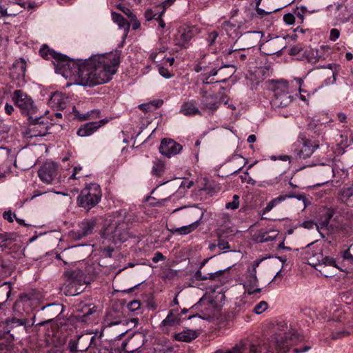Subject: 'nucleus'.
I'll list each match as a JSON object with an SVG mask.
<instances>
[{
  "instance_id": "nucleus-25",
  "label": "nucleus",
  "mask_w": 353,
  "mask_h": 353,
  "mask_svg": "<svg viewBox=\"0 0 353 353\" xmlns=\"http://www.w3.org/2000/svg\"><path fill=\"white\" fill-rule=\"evenodd\" d=\"M292 101V97L288 93H283L279 95L276 94L274 100V105L277 107H285Z\"/></svg>"
},
{
  "instance_id": "nucleus-52",
  "label": "nucleus",
  "mask_w": 353,
  "mask_h": 353,
  "mask_svg": "<svg viewBox=\"0 0 353 353\" xmlns=\"http://www.w3.org/2000/svg\"><path fill=\"white\" fill-rule=\"evenodd\" d=\"M3 217L4 219L7 220L10 223H12L14 221V218L15 219L16 214H12L10 210L5 211L3 213Z\"/></svg>"
},
{
  "instance_id": "nucleus-8",
  "label": "nucleus",
  "mask_w": 353,
  "mask_h": 353,
  "mask_svg": "<svg viewBox=\"0 0 353 353\" xmlns=\"http://www.w3.org/2000/svg\"><path fill=\"white\" fill-rule=\"evenodd\" d=\"M319 148V144L317 142L301 135L298 138L296 148L294 150V157L296 159H306L310 157Z\"/></svg>"
},
{
  "instance_id": "nucleus-17",
  "label": "nucleus",
  "mask_w": 353,
  "mask_h": 353,
  "mask_svg": "<svg viewBox=\"0 0 353 353\" xmlns=\"http://www.w3.org/2000/svg\"><path fill=\"white\" fill-rule=\"evenodd\" d=\"M68 98L61 92H54L52 94L48 101V104L53 108L63 110L67 106Z\"/></svg>"
},
{
  "instance_id": "nucleus-45",
  "label": "nucleus",
  "mask_w": 353,
  "mask_h": 353,
  "mask_svg": "<svg viewBox=\"0 0 353 353\" xmlns=\"http://www.w3.org/2000/svg\"><path fill=\"white\" fill-rule=\"evenodd\" d=\"M350 333L346 331H338L335 332H332L331 334L332 339L336 340L341 338H344L347 336H348Z\"/></svg>"
},
{
  "instance_id": "nucleus-2",
  "label": "nucleus",
  "mask_w": 353,
  "mask_h": 353,
  "mask_svg": "<svg viewBox=\"0 0 353 353\" xmlns=\"http://www.w3.org/2000/svg\"><path fill=\"white\" fill-rule=\"evenodd\" d=\"M130 221L131 217L125 210L118 211L114 219L105 228L104 236L114 243L125 242L129 236L128 228Z\"/></svg>"
},
{
  "instance_id": "nucleus-51",
  "label": "nucleus",
  "mask_w": 353,
  "mask_h": 353,
  "mask_svg": "<svg viewBox=\"0 0 353 353\" xmlns=\"http://www.w3.org/2000/svg\"><path fill=\"white\" fill-rule=\"evenodd\" d=\"M341 256L343 260L353 262V255L351 254L350 249H347L341 252Z\"/></svg>"
},
{
  "instance_id": "nucleus-42",
  "label": "nucleus",
  "mask_w": 353,
  "mask_h": 353,
  "mask_svg": "<svg viewBox=\"0 0 353 353\" xmlns=\"http://www.w3.org/2000/svg\"><path fill=\"white\" fill-rule=\"evenodd\" d=\"M285 196H287V199L288 198H295L299 201H302L304 203V207L305 208L307 207V199H306L305 195L304 194L292 193V194H290L285 195Z\"/></svg>"
},
{
  "instance_id": "nucleus-22",
  "label": "nucleus",
  "mask_w": 353,
  "mask_h": 353,
  "mask_svg": "<svg viewBox=\"0 0 353 353\" xmlns=\"http://www.w3.org/2000/svg\"><path fill=\"white\" fill-rule=\"evenodd\" d=\"M278 235L279 232L276 230H270L269 232L260 231L258 234H254V240L257 243L273 241Z\"/></svg>"
},
{
  "instance_id": "nucleus-50",
  "label": "nucleus",
  "mask_w": 353,
  "mask_h": 353,
  "mask_svg": "<svg viewBox=\"0 0 353 353\" xmlns=\"http://www.w3.org/2000/svg\"><path fill=\"white\" fill-rule=\"evenodd\" d=\"M80 273V271L76 270L66 272L67 276H68L69 285L74 283V277L77 276Z\"/></svg>"
},
{
  "instance_id": "nucleus-31",
  "label": "nucleus",
  "mask_w": 353,
  "mask_h": 353,
  "mask_svg": "<svg viewBox=\"0 0 353 353\" xmlns=\"http://www.w3.org/2000/svg\"><path fill=\"white\" fill-rule=\"evenodd\" d=\"M335 65L332 64V63H330L327 65V67H325V68H328L330 69L331 71L329 72V74L331 75L330 77H327V79H325L324 82H323V84L322 86L325 85V86H327V85H332V84H334L335 82H336V76L337 74V73L333 70V66H334Z\"/></svg>"
},
{
  "instance_id": "nucleus-44",
  "label": "nucleus",
  "mask_w": 353,
  "mask_h": 353,
  "mask_svg": "<svg viewBox=\"0 0 353 353\" xmlns=\"http://www.w3.org/2000/svg\"><path fill=\"white\" fill-rule=\"evenodd\" d=\"M128 308L131 312H137L141 309V302L139 301H132L128 304Z\"/></svg>"
},
{
  "instance_id": "nucleus-30",
  "label": "nucleus",
  "mask_w": 353,
  "mask_h": 353,
  "mask_svg": "<svg viewBox=\"0 0 353 353\" xmlns=\"http://www.w3.org/2000/svg\"><path fill=\"white\" fill-rule=\"evenodd\" d=\"M12 243L11 234L4 233L0 234V250H3Z\"/></svg>"
},
{
  "instance_id": "nucleus-23",
  "label": "nucleus",
  "mask_w": 353,
  "mask_h": 353,
  "mask_svg": "<svg viewBox=\"0 0 353 353\" xmlns=\"http://www.w3.org/2000/svg\"><path fill=\"white\" fill-rule=\"evenodd\" d=\"M201 107L205 110H208L212 112H214L219 107L217 98L214 95H205L201 101Z\"/></svg>"
},
{
  "instance_id": "nucleus-49",
  "label": "nucleus",
  "mask_w": 353,
  "mask_h": 353,
  "mask_svg": "<svg viewBox=\"0 0 353 353\" xmlns=\"http://www.w3.org/2000/svg\"><path fill=\"white\" fill-rule=\"evenodd\" d=\"M283 21L288 25H292L295 21V16L292 13H287L283 16Z\"/></svg>"
},
{
  "instance_id": "nucleus-39",
  "label": "nucleus",
  "mask_w": 353,
  "mask_h": 353,
  "mask_svg": "<svg viewBox=\"0 0 353 353\" xmlns=\"http://www.w3.org/2000/svg\"><path fill=\"white\" fill-rule=\"evenodd\" d=\"M219 35V32L215 30L208 33L206 40L209 46H212L216 43Z\"/></svg>"
},
{
  "instance_id": "nucleus-53",
  "label": "nucleus",
  "mask_w": 353,
  "mask_h": 353,
  "mask_svg": "<svg viewBox=\"0 0 353 353\" xmlns=\"http://www.w3.org/2000/svg\"><path fill=\"white\" fill-rule=\"evenodd\" d=\"M340 36V31L336 28H333L330 30V40L332 41H335L339 39Z\"/></svg>"
},
{
  "instance_id": "nucleus-14",
  "label": "nucleus",
  "mask_w": 353,
  "mask_h": 353,
  "mask_svg": "<svg viewBox=\"0 0 353 353\" xmlns=\"http://www.w3.org/2000/svg\"><path fill=\"white\" fill-rule=\"evenodd\" d=\"M109 120L103 119L98 121L86 123L79 127L77 134L81 137H88L97 132L101 127L108 123Z\"/></svg>"
},
{
  "instance_id": "nucleus-7",
  "label": "nucleus",
  "mask_w": 353,
  "mask_h": 353,
  "mask_svg": "<svg viewBox=\"0 0 353 353\" xmlns=\"http://www.w3.org/2000/svg\"><path fill=\"white\" fill-rule=\"evenodd\" d=\"M305 259L307 263L314 267L316 270L322 264L325 265H333L341 271H343L337 265L336 260L330 256H324L321 249L308 250L305 253Z\"/></svg>"
},
{
  "instance_id": "nucleus-13",
  "label": "nucleus",
  "mask_w": 353,
  "mask_h": 353,
  "mask_svg": "<svg viewBox=\"0 0 353 353\" xmlns=\"http://www.w3.org/2000/svg\"><path fill=\"white\" fill-rule=\"evenodd\" d=\"M159 150L162 155L170 158L179 154L182 150V146L173 139H163Z\"/></svg>"
},
{
  "instance_id": "nucleus-18",
  "label": "nucleus",
  "mask_w": 353,
  "mask_h": 353,
  "mask_svg": "<svg viewBox=\"0 0 353 353\" xmlns=\"http://www.w3.org/2000/svg\"><path fill=\"white\" fill-rule=\"evenodd\" d=\"M296 338L295 333L285 334V336H279L275 338V347L281 351V352H285L288 347L291 345L290 341Z\"/></svg>"
},
{
  "instance_id": "nucleus-26",
  "label": "nucleus",
  "mask_w": 353,
  "mask_h": 353,
  "mask_svg": "<svg viewBox=\"0 0 353 353\" xmlns=\"http://www.w3.org/2000/svg\"><path fill=\"white\" fill-rule=\"evenodd\" d=\"M249 353H272L270 347L266 344H251L248 348Z\"/></svg>"
},
{
  "instance_id": "nucleus-4",
  "label": "nucleus",
  "mask_w": 353,
  "mask_h": 353,
  "mask_svg": "<svg viewBox=\"0 0 353 353\" xmlns=\"http://www.w3.org/2000/svg\"><path fill=\"white\" fill-rule=\"evenodd\" d=\"M101 190L99 185L95 183L88 184L78 196L77 201L80 207L90 210L101 201Z\"/></svg>"
},
{
  "instance_id": "nucleus-35",
  "label": "nucleus",
  "mask_w": 353,
  "mask_h": 353,
  "mask_svg": "<svg viewBox=\"0 0 353 353\" xmlns=\"http://www.w3.org/2000/svg\"><path fill=\"white\" fill-rule=\"evenodd\" d=\"M246 349L244 345L239 344L236 345L231 350H219L216 351L214 353H245Z\"/></svg>"
},
{
  "instance_id": "nucleus-5",
  "label": "nucleus",
  "mask_w": 353,
  "mask_h": 353,
  "mask_svg": "<svg viewBox=\"0 0 353 353\" xmlns=\"http://www.w3.org/2000/svg\"><path fill=\"white\" fill-rule=\"evenodd\" d=\"M30 121V125L27 131L24 133V137L28 139H32L34 137H45L49 134V129L54 123L48 121V118L37 115H34V118L28 119Z\"/></svg>"
},
{
  "instance_id": "nucleus-27",
  "label": "nucleus",
  "mask_w": 353,
  "mask_h": 353,
  "mask_svg": "<svg viewBox=\"0 0 353 353\" xmlns=\"http://www.w3.org/2000/svg\"><path fill=\"white\" fill-rule=\"evenodd\" d=\"M258 283L256 270H248L243 286L256 287Z\"/></svg>"
},
{
  "instance_id": "nucleus-47",
  "label": "nucleus",
  "mask_w": 353,
  "mask_h": 353,
  "mask_svg": "<svg viewBox=\"0 0 353 353\" xmlns=\"http://www.w3.org/2000/svg\"><path fill=\"white\" fill-rule=\"evenodd\" d=\"M163 14V11H161V12H157L153 14L154 19L159 21V26L161 28H164L165 26V23L163 21V20L162 19Z\"/></svg>"
},
{
  "instance_id": "nucleus-43",
  "label": "nucleus",
  "mask_w": 353,
  "mask_h": 353,
  "mask_svg": "<svg viewBox=\"0 0 353 353\" xmlns=\"http://www.w3.org/2000/svg\"><path fill=\"white\" fill-rule=\"evenodd\" d=\"M158 70H159V74L165 79H170L173 76V74H172L170 72V71L163 66L158 65Z\"/></svg>"
},
{
  "instance_id": "nucleus-62",
  "label": "nucleus",
  "mask_w": 353,
  "mask_h": 353,
  "mask_svg": "<svg viewBox=\"0 0 353 353\" xmlns=\"http://www.w3.org/2000/svg\"><path fill=\"white\" fill-rule=\"evenodd\" d=\"M225 271V270H220L214 272L208 273V274L209 275V279L214 280L216 276L221 275Z\"/></svg>"
},
{
  "instance_id": "nucleus-1",
  "label": "nucleus",
  "mask_w": 353,
  "mask_h": 353,
  "mask_svg": "<svg viewBox=\"0 0 353 353\" xmlns=\"http://www.w3.org/2000/svg\"><path fill=\"white\" fill-rule=\"evenodd\" d=\"M119 59L116 56L97 54L88 59H75V64L71 69V78L76 84L93 87L110 81L116 73Z\"/></svg>"
},
{
  "instance_id": "nucleus-56",
  "label": "nucleus",
  "mask_w": 353,
  "mask_h": 353,
  "mask_svg": "<svg viewBox=\"0 0 353 353\" xmlns=\"http://www.w3.org/2000/svg\"><path fill=\"white\" fill-rule=\"evenodd\" d=\"M243 287H244L245 292L248 294H250V295L254 294L256 292L259 293L261 291V288H256V287H252V286H243Z\"/></svg>"
},
{
  "instance_id": "nucleus-10",
  "label": "nucleus",
  "mask_w": 353,
  "mask_h": 353,
  "mask_svg": "<svg viewBox=\"0 0 353 353\" xmlns=\"http://www.w3.org/2000/svg\"><path fill=\"white\" fill-rule=\"evenodd\" d=\"M58 165L54 162H46L39 168L38 174L40 179L47 183H52L58 178Z\"/></svg>"
},
{
  "instance_id": "nucleus-54",
  "label": "nucleus",
  "mask_w": 353,
  "mask_h": 353,
  "mask_svg": "<svg viewBox=\"0 0 353 353\" xmlns=\"http://www.w3.org/2000/svg\"><path fill=\"white\" fill-rule=\"evenodd\" d=\"M218 73V70H216V69H212L208 75H206V74H201V77H202V81L203 83H208L209 82L208 81V79L210 77H212V76H215Z\"/></svg>"
},
{
  "instance_id": "nucleus-41",
  "label": "nucleus",
  "mask_w": 353,
  "mask_h": 353,
  "mask_svg": "<svg viewBox=\"0 0 353 353\" xmlns=\"http://www.w3.org/2000/svg\"><path fill=\"white\" fill-rule=\"evenodd\" d=\"M217 246L221 250H223V252L230 251V246L229 243L223 239H219Z\"/></svg>"
},
{
  "instance_id": "nucleus-59",
  "label": "nucleus",
  "mask_w": 353,
  "mask_h": 353,
  "mask_svg": "<svg viewBox=\"0 0 353 353\" xmlns=\"http://www.w3.org/2000/svg\"><path fill=\"white\" fill-rule=\"evenodd\" d=\"M304 228L306 229H312L314 227H316V228H319V225L316 223H314L313 221H304L301 225Z\"/></svg>"
},
{
  "instance_id": "nucleus-24",
  "label": "nucleus",
  "mask_w": 353,
  "mask_h": 353,
  "mask_svg": "<svg viewBox=\"0 0 353 353\" xmlns=\"http://www.w3.org/2000/svg\"><path fill=\"white\" fill-rule=\"evenodd\" d=\"M112 18L113 21L117 24L120 29H123L126 37L129 32L130 24L128 21L119 13L112 12Z\"/></svg>"
},
{
  "instance_id": "nucleus-38",
  "label": "nucleus",
  "mask_w": 353,
  "mask_h": 353,
  "mask_svg": "<svg viewBox=\"0 0 353 353\" xmlns=\"http://www.w3.org/2000/svg\"><path fill=\"white\" fill-rule=\"evenodd\" d=\"M268 303L262 301L254 306L253 311L256 314H261L268 309Z\"/></svg>"
},
{
  "instance_id": "nucleus-21",
  "label": "nucleus",
  "mask_w": 353,
  "mask_h": 353,
  "mask_svg": "<svg viewBox=\"0 0 353 353\" xmlns=\"http://www.w3.org/2000/svg\"><path fill=\"white\" fill-rule=\"evenodd\" d=\"M180 113L187 117H193L195 115H201V112L196 108L194 101L184 102L181 107Z\"/></svg>"
},
{
  "instance_id": "nucleus-12",
  "label": "nucleus",
  "mask_w": 353,
  "mask_h": 353,
  "mask_svg": "<svg viewBox=\"0 0 353 353\" xmlns=\"http://www.w3.org/2000/svg\"><path fill=\"white\" fill-rule=\"evenodd\" d=\"M97 224V218L84 219L78 224V230L75 232V238L81 239L93 234Z\"/></svg>"
},
{
  "instance_id": "nucleus-36",
  "label": "nucleus",
  "mask_w": 353,
  "mask_h": 353,
  "mask_svg": "<svg viewBox=\"0 0 353 353\" xmlns=\"http://www.w3.org/2000/svg\"><path fill=\"white\" fill-rule=\"evenodd\" d=\"M28 323L26 319L12 318L6 320V323L10 327L25 325Z\"/></svg>"
},
{
  "instance_id": "nucleus-40",
  "label": "nucleus",
  "mask_w": 353,
  "mask_h": 353,
  "mask_svg": "<svg viewBox=\"0 0 353 353\" xmlns=\"http://www.w3.org/2000/svg\"><path fill=\"white\" fill-rule=\"evenodd\" d=\"M239 196L236 194L232 197V201L226 203L225 208L230 210H236L239 206Z\"/></svg>"
},
{
  "instance_id": "nucleus-16",
  "label": "nucleus",
  "mask_w": 353,
  "mask_h": 353,
  "mask_svg": "<svg viewBox=\"0 0 353 353\" xmlns=\"http://www.w3.org/2000/svg\"><path fill=\"white\" fill-rule=\"evenodd\" d=\"M180 321L181 314L179 313L178 310H170L165 319L161 321L160 327L161 328L174 327L179 325Z\"/></svg>"
},
{
  "instance_id": "nucleus-9",
  "label": "nucleus",
  "mask_w": 353,
  "mask_h": 353,
  "mask_svg": "<svg viewBox=\"0 0 353 353\" xmlns=\"http://www.w3.org/2000/svg\"><path fill=\"white\" fill-rule=\"evenodd\" d=\"M194 37L192 29L186 26H183L177 29L174 36V44L180 49H186L190 46V42Z\"/></svg>"
},
{
  "instance_id": "nucleus-28",
  "label": "nucleus",
  "mask_w": 353,
  "mask_h": 353,
  "mask_svg": "<svg viewBox=\"0 0 353 353\" xmlns=\"http://www.w3.org/2000/svg\"><path fill=\"white\" fill-rule=\"evenodd\" d=\"M77 117L80 120L94 119L101 117V112L98 109H93L92 110L88 111L85 114H77Z\"/></svg>"
},
{
  "instance_id": "nucleus-37",
  "label": "nucleus",
  "mask_w": 353,
  "mask_h": 353,
  "mask_svg": "<svg viewBox=\"0 0 353 353\" xmlns=\"http://www.w3.org/2000/svg\"><path fill=\"white\" fill-rule=\"evenodd\" d=\"M281 9V8H272V9L269 8L267 10H265L264 9L257 7L256 8V13L259 17L262 18V17H264L271 13H273L278 10H280Z\"/></svg>"
},
{
  "instance_id": "nucleus-57",
  "label": "nucleus",
  "mask_w": 353,
  "mask_h": 353,
  "mask_svg": "<svg viewBox=\"0 0 353 353\" xmlns=\"http://www.w3.org/2000/svg\"><path fill=\"white\" fill-rule=\"evenodd\" d=\"M342 194L346 197L353 196V183L350 186L343 188Z\"/></svg>"
},
{
  "instance_id": "nucleus-58",
  "label": "nucleus",
  "mask_w": 353,
  "mask_h": 353,
  "mask_svg": "<svg viewBox=\"0 0 353 353\" xmlns=\"http://www.w3.org/2000/svg\"><path fill=\"white\" fill-rule=\"evenodd\" d=\"M165 257L160 252H155L154 255L152 258V261L155 263H158L160 261H165Z\"/></svg>"
},
{
  "instance_id": "nucleus-55",
  "label": "nucleus",
  "mask_w": 353,
  "mask_h": 353,
  "mask_svg": "<svg viewBox=\"0 0 353 353\" xmlns=\"http://www.w3.org/2000/svg\"><path fill=\"white\" fill-rule=\"evenodd\" d=\"M130 19L131 26L133 30L139 29L141 26L140 22L138 21L135 15L132 16Z\"/></svg>"
},
{
  "instance_id": "nucleus-63",
  "label": "nucleus",
  "mask_w": 353,
  "mask_h": 353,
  "mask_svg": "<svg viewBox=\"0 0 353 353\" xmlns=\"http://www.w3.org/2000/svg\"><path fill=\"white\" fill-rule=\"evenodd\" d=\"M119 8L123 12L125 13L126 15L128 16L129 18H131L132 16H134V14L131 12V10L125 7V6H119Z\"/></svg>"
},
{
  "instance_id": "nucleus-33",
  "label": "nucleus",
  "mask_w": 353,
  "mask_h": 353,
  "mask_svg": "<svg viewBox=\"0 0 353 353\" xmlns=\"http://www.w3.org/2000/svg\"><path fill=\"white\" fill-rule=\"evenodd\" d=\"M329 268H336L333 267V265H325V264H322V265L319 266L316 270H318L323 276L325 277H332L336 274L333 270H330Z\"/></svg>"
},
{
  "instance_id": "nucleus-64",
  "label": "nucleus",
  "mask_w": 353,
  "mask_h": 353,
  "mask_svg": "<svg viewBox=\"0 0 353 353\" xmlns=\"http://www.w3.org/2000/svg\"><path fill=\"white\" fill-rule=\"evenodd\" d=\"M4 108L5 112L8 115H11L14 110L13 105L8 103H6Z\"/></svg>"
},
{
  "instance_id": "nucleus-34",
  "label": "nucleus",
  "mask_w": 353,
  "mask_h": 353,
  "mask_svg": "<svg viewBox=\"0 0 353 353\" xmlns=\"http://www.w3.org/2000/svg\"><path fill=\"white\" fill-rule=\"evenodd\" d=\"M11 290V283L10 282H4L0 288V294H5L6 295V299L3 302H0V308L8 301L10 296Z\"/></svg>"
},
{
  "instance_id": "nucleus-6",
  "label": "nucleus",
  "mask_w": 353,
  "mask_h": 353,
  "mask_svg": "<svg viewBox=\"0 0 353 353\" xmlns=\"http://www.w3.org/2000/svg\"><path fill=\"white\" fill-rule=\"evenodd\" d=\"M12 100L20 109L22 114L28 117V119L34 118L37 113V108L32 99L21 90H14L12 94Z\"/></svg>"
},
{
  "instance_id": "nucleus-32",
  "label": "nucleus",
  "mask_w": 353,
  "mask_h": 353,
  "mask_svg": "<svg viewBox=\"0 0 353 353\" xmlns=\"http://www.w3.org/2000/svg\"><path fill=\"white\" fill-rule=\"evenodd\" d=\"M196 222L193 223L192 224L184 225L178 228H176L174 232L181 234L185 235L192 232L196 227Z\"/></svg>"
},
{
  "instance_id": "nucleus-29",
  "label": "nucleus",
  "mask_w": 353,
  "mask_h": 353,
  "mask_svg": "<svg viewBox=\"0 0 353 353\" xmlns=\"http://www.w3.org/2000/svg\"><path fill=\"white\" fill-rule=\"evenodd\" d=\"M287 199V196L285 195H280L278 197L272 199L270 202H268L264 208L265 212H268L271 211L275 206H276L280 203L284 201Z\"/></svg>"
},
{
  "instance_id": "nucleus-19",
  "label": "nucleus",
  "mask_w": 353,
  "mask_h": 353,
  "mask_svg": "<svg viewBox=\"0 0 353 353\" xmlns=\"http://www.w3.org/2000/svg\"><path fill=\"white\" fill-rule=\"evenodd\" d=\"M199 335V332L195 330L185 329L175 334L174 338L177 341L190 343Z\"/></svg>"
},
{
  "instance_id": "nucleus-11",
  "label": "nucleus",
  "mask_w": 353,
  "mask_h": 353,
  "mask_svg": "<svg viewBox=\"0 0 353 353\" xmlns=\"http://www.w3.org/2000/svg\"><path fill=\"white\" fill-rule=\"evenodd\" d=\"M26 70V61L24 59L20 58L13 63L10 68V76L17 85H21L25 82Z\"/></svg>"
},
{
  "instance_id": "nucleus-15",
  "label": "nucleus",
  "mask_w": 353,
  "mask_h": 353,
  "mask_svg": "<svg viewBox=\"0 0 353 353\" xmlns=\"http://www.w3.org/2000/svg\"><path fill=\"white\" fill-rule=\"evenodd\" d=\"M336 209L334 208H323L318 214V222L321 228H325L329 225L330 221L334 218Z\"/></svg>"
},
{
  "instance_id": "nucleus-60",
  "label": "nucleus",
  "mask_w": 353,
  "mask_h": 353,
  "mask_svg": "<svg viewBox=\"0 0 353 353\" xmlns=\"http://www.w3.org/2000/svg\"><path fill=\"white\" fill-rule=\"evenodd\" d=\"M176 0H165L161 3V6L163 8V13L165 12V10L171 6Z\"/></svg>"
},
{
  "instance_id": "nucleus-20",
  "label": "nucleus",
  "mask_w": 353,
  "mask_h": 353,
  "mask_svg": "<svg viewBox=\"0 0 353 353\" xmlns=\"http://www.w3.org/2000/svg\"><path fill=\"white\" fill-rule=\"evenodd\" d=\"M47 310L46 312L50 313L51 314L52 317L44 322L38 323L37 324V325H40V326L44 325L46 323H48L50 322L51 321H52L54 319L53 316H57L63 312V307L61 304L52 303V304H50V305L43 307L42 310Z\"/></svg>"
},
{
  "instance_id": "nucleus-61",
  "label": "nucleus",
  "mask_w": 353,
  "mask_h": 353,
  "mask_svg": "<svg viewBox=\"0 0 353 353\" xmlns=\"http://www.w3.org/2000/svg\"><path fill=\"white\" fill-rule=\"evenodd\" d=\"M195 277L197 280L205 281L209 279V275H203L200 270H197L195 273Z\"/></svg>"
},
{
  "instance_id": "nucleus-46",
  "label": "nucleus",
  "mask_w": 353,
  "mask_h": 353,
  "mask_svg": "<svg viewBox=\"0 0 353 353\" xmlns=\"http://www.w3.org/2000/svg\"><path fill=\"white\" fill-rule=\"evenodd\" d=\"M280 181L279 177H275L273 179L263 181L262 184L260 185L261 187L267 188L270 185H274L277 184Z\"/></svg>"
},
{
  "instance_id": "nucleus-48",
  "label": "nucleus",
  "mask_w": 353,
  "mask_h": 353,
  "mask_svg": "<svg viewBox=\"0 0 353 353\" xmlns=\"http://www.w3.org/2000/svg\"><path fill=\"white\" fill-rule=\"evenodd\" d=\"M68 348L71 352H76L79 351V350H78L77 347V341L75 339H71L69 341ZM86 349L87 347L85 350H80V351H83L85 350Z\"/></svg>"
},
{
  "instance_id": "nucleus-3",
  "label": "nucleus",
  "mask_w": 353,
  "mask_h": 353,
  "mask_svg": "<svg viewBox=\"0 0 353 353\" xmlns=\"http://www.w3.org/2000/svg\"><path fill=\"white\" fill-rule=\"evenodd\" d=\"M41 56L49 59H54V65L55 72L61 74L65 79H71V69L75 64V59H70L65 54L57 52L48 46L43 45L39 50Z\"/></svg>"
}]
</instances>
